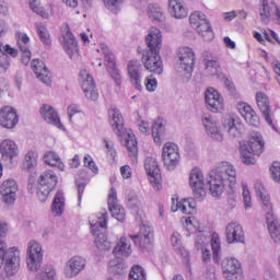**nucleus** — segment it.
I'll return each instance as SVG.
<instances>
[{"mask_svg": "<svg viewBox=\"0 0 280 280\" xmlns=\"http://www.w3.org/2000/svg\"><path fill=\"white\" fill-rule=\"evenodd\" d=\"M256 104L260 113L262 114L266 124H268V126H270L272 130L277 131V126L272 120V110L270 109V98H268V95L264 92H257Z\"/></svg>", "mask_w": 280, "mask_h": 280, "instance_id": "16", "label": "nucleus"}, {"mask_svg": "<svg viewBox=\"0 0 280 280\" xmlns=\"http://www.w3.org/2000/svg\"><path fill=\"white\" fill-rule=\"evenodd\" d=\"M78 113H82L80 105L71 104L68 106V117H69L70 121L73 119V115H78Z\"/></svg>", "mask_w": 280, "mask_h": 280, "instance_id": "64", "label": "nucleus"}, {"mask_svg": "<svg viewBox=\"0 0 280 280\" xmlns=\"http://www.w3.org/2000/svg\"><path fill=\"white\" fill-rule=\"evenodd\" d=\"M168 11L175 19H185L187 16V8L183 0H168Z\"/></svg>", "mask_w": 280, "mask_h": 280, "instance_id": "39", "label": "nucleus"}, {"mask_svg": "<svg viewBox=\"0 0 280 280\" xmlns=\"http://www.w3.org/2000/svg\"><path fill=\"white\" fill-rule=\"evenodd\" d=\"M51 213L54 218H60L65 213V194L62 191L56 192L51 205Z\"/></svg>", "mask_w": 280, "mask_h": 280, "instance_id": "42", "label": "nucleus"}, {"mask_svg": "<svg viewBox=\"0 0 280 280\" xmlns=\"http://www.w3.org/2000/svg\"><path fill=\"white\" fill-rule=\"evenodd\" d=\"M103 3L109 12L117 14L121 10V5H124V0H103Z\"/></svg>", "mask_w": 280, "mask_h": 280, "instance_id": "57", "label": "nucleus"}, {"mask_svg": "<svg viewBox=\"0 0 280 280\" xmlns=\"http://www.w3.org/2000/svg\"><path fill=\"white\" fill-rule=\"evenodd\" d=\"M178 61L176 66L177 72L184 77L185 82L191 79L194 73V65H196V52L189 47H182L178 49Z\"/></svg>", "mask_w": 280, "mask_h": 280, "instance_id": "5", "label": "nucleus"}, {"mask_svg": "<svg viewBox=\"0 0 280 280\" xmlns=\"http://www.w3.org/2000/svg\"><path fill=\"white\" fill-rule=\"evenodd\" d=\"M35 27L40 43H43V45L46 47H49L51 45V35L49 34L47 26L43 24V22H36Z\"/></svg>", "mask_w": 280, "mask_h": 280, "instance_id": "47", "label": "nucleus"}, {"mask_svg": "<svg viewBox=\"0 0 280 280\" xmlns=\"http://www.w3.org/2000/svg\"><path fill=\"white\" fill-rule=\"evenodd\" d=\"M127 74L130 83L137 91H141L143 85L141 84L143 80V66L139 60H130L127 63Z\"/></svg>", "mask_w": 280, "mask_h": 280, "instance_id": "15", "label": "nucleus"}, {"mask_svg": "<svg viewBox=\"0 0 280 280\" xmlns=\"http://www.w3.org/2000/svg\"><path fill=\"white\" fill-rule=\"evenodd\" d=\"M207 184L212 198H220L226 187L231 191H235L237 189V170L230 162H219L210 173Z\"/></svg>", "mask_w": 280, "mask_h": 280, "instance_id": "1", "label": "nucleus"}, {"mask_svg": "<svg viewBox=\"0 0 280 280\" xmlns=\"http://www.w3.org/2000/svg\"><path fill=\"white\" fill-rule=\"evenodd\" d=\"M208 240L206 235H202L200 240H196V246L197 248H201V259L203 261V264H209V261H211V250H209L208 248H203L202 245L207 244Z\"/></svg>", "mask_w": 280, "mask_h": 280, "instance_id": "54", "label": "nucleus"}, {"mask_svg": "<svg viewBox=\"0 0 280 280\" xmlns=\"http://www.w3.org/2000/svg\"><path fill=\"white\" fill-rule=\"evenodd\" d=\"M162 161L168 172H174L180 163V148L174 142H166L162 148Z\"/></svg>", "mask_w": 280, "mask_h": 280, "instance_id": "10", "label": "nucleus"}, {"mask_svg": "<svg viewBox=\"0 0 280 280\" xmlns=\"http://www.w3.org/2000/svg\"><path fill=\"white\" fill-rule=\"evenodd\" d=\"M126 135V148L128 150L129 158L131 159L133 164H137V156L139 154V148L137 147V138L132 132H127Z\"/></svg>", "mask_w": 280, "mask_h": 280, "instance_id": "41", "label": "nucleus"}, {"mask_svg": "<svg viewBox=\"0 0 280 280\" xmlns=\"http://www.w3.org/2000/svg\"><path fill=\"white\" fill-rule=\"evenodd\" d=\"M221 266L223 272H228V275H237V272L242 270V262H240V260L233 256L225 257L222 260Z\"/></svg>", "mask_w": 280, "mask_h": 280, "instance_id": "38", "label": "nucleus"}, {"mask_svg": "<svg viewBox=\"0 0 280 280\" xmlns=\"http://www.w3.org/2000/svg\"><path fill=\"white\" fill-rule=\"evenodd\" d=\"M107 202L112 218H115L118 222H124L126 220V210L119 205V200H117V190L115 188H110Z\"/></svg>", "mask_w": 280, "mask_h": 280, "instance_id": "21", "label": "nucleus"}, {"mask_svg": "<svg viewBox=\"0 0 280 280\" xmlns=\"http://www.w3.org/2000/svg\"><path fill=\"white\" fill-rule=\"evenodd\" d=\"M113 253L116 257H130V255H132L130 241L121 236Z\"/></svg>", "mask_w": 280, "mask_h": 280, "instance_id": "40", "label": "nucleus"}, {"mask_svg": "<svg viewBox=\"0 0 280 280\" xmlns=\"http://www.w3.org/2000/svg\"><path fill=\"white\" fill-rule=\"evenodd\" d=\"M16 45L22 54V65H30L32 60V51L30 50V36L23 32H16L15 34Z\"/></svg>", "mask_w": 280, "mask_h": 280, "instance_id": "29", "label": "nucleus"}, {"mask_svg": "<svg viewBox=\"0 0 280 280\" xmlns=\"http://www.w3.org/2000/svg\"><path fill=\"white\" fill-rule=\"evenodd\" d=\"M211 246H212L213 259L214 261H218L220 259L219 256L222 249V246L220 243V235H218V233L212 234Z\"/></svg>", "mask_w": 280, "mask_h": 280, "instance_id": "56", "label": "nucleus"}, {"mask_svg": "<svg viewBox=\"0 0 280 280\" xmlns=\"http://www.w3.org/2000/svg\"><path fill=\"white\" fill-rule=\"evenodd\" d=\"M97 51L103 55L107 71L115 84L121 86V73H119V69H117V65L115 63V55H113L108 46L104 44L100 46Z\"/></svg>", "mask_w": 280, "mask_h": 280, "instance_id": "12", "label": "nucleus"}, {"mask_svg": "<svg viewBox=\"0 0 280 280\" xmlns=\"http://www.w3.org/2000/svg\"><path fill=\"white\" fill-rule=\"evenodd\" d=\"M277 10V4L275 2H268V0H262V4L259 8V15L264 23H270V14Z\"/></svg>", "mask_w": 280, "mask_h": 280, "instance_id": "46", "label": "nucleus"}, {"mask_svg": "<svg viewBox=\"0 0 280 280\" xmlns=\"http://www.w3.org/2000/svg\"><path fill=\"white\" fill-rule=\"evenodd\" d=\"M261 207L264 211H266V215L268 213H271V215H275V212H272V201H270V195H266L265 197H260Z\"/></svg>", "mask_w": 280, "mask_h": 280, "instance_id": "60", "label": "nucleus"}, {"mask_svg": "<svg viewBox=\"0 0 280 280\" xmlns=\"http://www.w3.org/2000/svg\"><path fill=\"white\" fill-rule=\"evenodd\" d=\"M151 131L154 143H156V145H161V143L165 141V124H163L162 120H156L153 122Z\"/></svg>", "mask_w": 280, "mask_h": 280, "instance_id": "43", "label": "nucleus"}, {"mask_svg": "<svg viewBox=\"0 0 280 280\" xmlns=\"http://www.w3.org/2000/svg\"><path fill=\"white\" fill-rule=\"evenodd\" d=\"M31 67L39 82H43L46 86H51V71L47 69L43 60L34 59Z\"/></svg>", "mask_w": 280, "mask_h": 280, "instance_id": "27", "label": "nucleus"}, {"mask_svg": "<svg viewBox=\"0 0 280 280\" xmlns=\"http://www.w3.org/2000/svg\"><path fill=\"white\" fill-rule=\"evenodd\" d=\"M40 115L47 124H51V126H56L59 130H62L63 126L60 122V116H58V112L48 104H44L40 108Z\"/></svg>", "mask_w": 280, "mask_h": 280, "instance_id": "32", "label": "nucleus"}, {"mask_svg": "<svg viewBox=\"0 0 280 280\" xmlns=\"http://www.w3.org/2000/svg\"><path fill=\"white\" fill-rule=\"evenodd\" d=\"M144 85L149 93H154V91H156V89L159 88V81L156 80V77L154 74H150L145 78Z\"/></svg>", "mask_w": 280, "mask_h": 280, "instance_id": "58", "label": "nucleus"}, {"mask_svg": "<svg viewBox=\"0 0 280 280\" xmlns=\"http://www.w3.org/2000/svg\"><path fill=\"white\" fill-rule=\"evenodd\" d=\"M223 126L225 130H228L229 136L233 139H240L244 133V125L231 116L224 119Z\"/></svg>", "mask_w": 280, "mask_h": 280, "instance_id": "33", "label": "nucleus"}, {"mask_svg": "<svg viewBox=\"0 0 280 280\" xmlns=\"http://www.w3.org/2000/svg\"><path fill=\"white\" fill-rule=\"evenodd\" d=\"M211 54L209 51L203 52V60H205V69L207 75H210L211 78H220V62L214 59H210Z\"/></svg>", "mask_w": 280, "mask_h": 280, "instance_id": "37", "label": "nucleus"}, {"mask_svg": "<svg viewBox=\"0 0 280 280\" xmlns=\"http://www.w3.org/2000/svg\"><path fill=\"white\" fill-rule=\"evenodd\" d=\"M11 58H16L19 56V49L0 42V73H5L12 65Z\"/></svg>", "mask_w": 280, "mask_h": 280, "instance_id": "23", "label": "nucleus"}, {"mask_svg": "<svg viewBox=\"0 0 280 280\" xmlns=\"http://www.w3.org/2000/svg\"><path fill=\"white\" fill-rule=\"evenodd\" d=\"M266 222L271 240L275 244H280V224L275 214L268 213Z\"/></svg>", "mask_w": 280, "mask_h": 280, "instance_id": "36", "label": "nucleus"}, {"mask_svg": "<svg viewBox=\"0 0 280 280\" xmlns=\"http://www.w3.org/2000/svg\"><path fill=\"white\" fill-rule=\"evenodd\" d=\"M84 268H86V259L82 256H73L66 262L63 276L66 279H75Z\"/></svg>", "mask_w": 280, "mask_h": 280, "instance_id": "17", "label": "nucleus"}, {"mask_svg": "<svg viewBox=\"0 0 280 280\" xmlns=\"http://www.w3.org/2000/svg\"><path fill=\"white\" fill-rule=\"evenodd\" d=\"M16 191H19V184L14 179H7L0 187V194L5 205H14L16 202Z\"/></svg>", "mask_w": 280, "mask_h": 280, "instance_id": "26", "label": "nucleus"}, {"mask_svg": "<svg viewBox=\"0 0 280 280\" xmlns=\"http://www.w3.org/2000/svg\"><path fill=\"white\" fill-rule=\"evenodd\" d=\"M1 161L5 167L19 165V144L12 139H4L0 142Z\"/></svg>", "mask_w": 280, "mask_h": 280, "instance_id": "9", "label": "nucleus"}, {"mask_svg": "<svg viewBox=\"0 0 280 280\" xmlns=\"http://www.w3.org/2000/svg\"><path fill=\"white\" fill-rule=\"evenodd\" d=\"M147 14L151 21H163V8L156 3L148 5Z\"/></svg>", "mask_w": 280, "mask_h": 280, "instance_id": "49", "label": "nucleus"}, {"mask_svg": "<svg viewBox=\"0 0 280 280\" xmlns=\"http://www.w3.org/2000/svg\"><path fill=\"white\" fill-rule=\"evenodd\" d=\"M108 115L110 118V126L114 132H116L118 137H126V135H124V118L121 117V113L119 112V109L112 107L108 110Z\"/></svg>", "mask_w": 280, "mask_h": 280, "instance_id": "34", "label": "nucleus"}, {"mask_svg": "<svg viewBox=\"0 0 280 280\" xmlns=\"http://www.w3.org/2000/svg\"><path fill=\"white\" fill-rule=\"evenodd\" d=\"M44 161L51 167H58L61 171L65 170V164L60 161V156L54 151H47L44 155Z\"/></svg>", "mask_w": 280, "mask_h": 280, "instance_id": "48", "label": "nucleus"}, {"mask_svg": "<svg viewBox=\"0 0 280 280\" xmlns=\"http://www.w3.org/2000/svg\"><path fill=\"white\" fill-rule=\"evenodd\" d=\"M205 100L209 110L212 113H220V110H224V98L215 89H207Z\"/></svg>", "mask_w": 280, "mask_h": 280, "instance_id": "22", "label": "nucleus"}, {"mask_svg": "<svg viewBox=\"0 0 280 280\" xmlns=\"http://www.w3.org/2000/svg\"><path fill=\"white\" fill-rule=\"evenodd\" d=\"M171 243L176 253L185 255V246H183V236L178 232H174L171 236Z\"/></svg>", "mask_w": 280, "mask_h": 280, "instance_id": "53", "label": "nucleus"}, {"mask_svg": "<svg viewBox=\"0 0 280 280\" xmlns=\"http://www.w3.org/2000/svg\"><path fill=\"white\" fill-rule=\"evenodd\" d=\"M264 148H266L264 136L259 132H253L249 140L240 147L242 162L245 165H255L257 163L255 156H261Z\"/></svg>", "mask_w": 280, "mask_h": 280, "instance_id": "2", "label": "nucleus"}, {"mask_svg": "<svg viewBox=\"0 0 280 280\" xmlns=\"http://www.w3.org/2000/svg\"><path fill=\"white\" fill-rule=\"evenodd\" d=\"M171 211L176 213V211H182L186 215H191L196 212V200L194 199H182L178 200V197L172 198Z\"/></svg>", "mask_w": 280, "mask_h": 280, "instance_id": "30", "label": "nucleus"}, {"mask_svg": "<svg viewBox=\"0 0 280 280\" xmlns=\"http://www.w3.org/2000/svg\"><path fill=\"white\" fill-rule=\"evenodd\" d=\"M45 250L43 244L36 240H31L26 246V266L31 272H38L43 266Z\"/></svg>", "mask_w": 280, "mask_h": 280, "instance_id": "6", "label": "nucleus"}, {"mask_svg": "<svg viewBox=\"0 0 280 280\" xmlns=\"http://www.w3.org/2000/svg\"><path fill=\"white\" fill-rule=\"evenodd\" d=\"M185 229H186L188 235L198 233L196 240H201L202 235H205V234H202V228L200 226V221H198V219H196L195 217L186 218Z\"/></svg>", "mask_w": 280, "mask_h": 280, "instance_id": "45", "label": "nucleus"}, {"mask_svg": "<svg viewBox=\"0 0 280 280\" xmlns=\"http://www.w3.org/2000/svg\"><path fill=\"white\" fill-rule=\"evenodd\" d=\"M189 22L192 30H196L197 34H199L206 43H211V40L215 38L211 22H209L205 13L200 11L192 12L189 16Z\"/></svg>", "mask_w": 280, "mask_h": 280, "instance_id": "4", "label": "nucleus"}, {"mask_svg": "<svg viewBox=\"0 0 280 280\" xmlns=\"http://www.w3.org/2000/svg\"><path fill=\"white\" fill-rule=\"evenodd\" d=\"M56 185H58L56 172L51 170L44 171L39 176L37 187V198L39 202H47V198H49V194L56 189Z\"/></svg>", "mask_w": 280, "mask_h": 280, "instance_id": "7", "label": "nucleus"}, {"mask_svg": "<svg viewBox=\"0 0 280 280\" xmlns=\"http://www.w3.org/2000/svg\"><path fill=\"white\" fill-rule=\"evenodd\" d=\"M136 246L148 248L154 242V230L150 225H141L140 232L137 235H130Z\"/></svg>", "mask_w": 280, "mask_h": 280, "instance_id": "25", "label": "nucleus"}, {"mask_svg": "<svg viewBox=\"0 0 280 280\" xmlns=\"http://www.w3.org/2000/svg\"><path fill=\"white\" fill-rule=\"evenodd\" d=\"M28 5L33 12L39 14L43 19H49L54 14V5L49 4L47 11L40 5V0H28Z\"/></svg>", "mask_w": 280, "mask_h": 280, "instance_id": "44", "label": "nucleus"}, {"mask_svg": "<svg viewBox=\"0 0 280 280\" xmlns=\"http://www.w3.org/2000/svg\"><path fill=\"white\" fill-rule=\"evenodd\" d=\"M60 43L69 58H78V51H80V49L78 48V40H75V36L69 28V24L62 25V35L60 38Z\"/></svg>", "mask_w": 280, "mask_h": 280, "instance_id": "13", "label": "nucleus"}, {"mask_svg": "<svg viewBox=\"0 0 280 280\" xmlns=\"http://www.w3.org/2000/svg\"><path fill=\"white\" fill-rule=\"evenodd\" d=\"M271 177L275 180V183H280V163L279 162H273L271 167Z\"/></svg>", "mask_w": 280, "mask_h": 280, "instance_id": "62", "label": "nucleus"}, {"mask_svg": "<svg viewBox=\"0 0 280 280\" xmlns=\"http://www.w3.org/2000/svg\"><path fill=\"white\" fill-rule=\"evenodd\" d=\"M125 268L126 265H124V261H121L119 257H116L109 260L107 270L112 272V275H124Z\"/></svg>", "mask_w": 280, "mask_h": 280, "instance_id": "50", "label": "nucleus"}, {"mask_svg": "<svg viewBox=\"0 0 280 280\" xmlns=\"http://www.w3.org/2000/svg\"><path fill=\"white\" fill-rule=\"evenodd\" d=\"M254 187H255L256 196H258V198H264L266 196H269L268 190H266V187H264V183L256 182Z\"/></svg>", "mask_w": 280, "mask_h": 280, "instance_id": "63", "label": "nucleus"}, {"mask_svg": "<svg viewBox=\"0 0 280 280\" xmlns=\"http://www.w3.org/2000/svg\"><path fill=\"white\" fill-rule=\"evenodd\" d=\"M16 124H19V114H16V109H14L12 106L2 107L0 109L1 128L12 130V128H16Z\"/></svg>", "mask_w": 280, "mask_h": 280, "instance_id": "24", "label": "nucleus"}, {"mask_svg": "<svg viewBox=\"0 0 280 280\" xmlns=\"http://www.w3.org/2000/svg\"><path fill=\"white\" fill-rule=\"evenodd\" d=\"M237 110L242 115V117L245 118V121H247V124H250L252 126H259V116H257V113L253 110V107H250V105H248L247 103H238Z\"/></svg>", "mask_w": 280, "mask_h": 280, "instance_id": "35", "label": "nucleus"}, {"mask_svg": "<svg viewBox=\"0 0 280 280\" xmlns=\"http://www.w3.org/2000/svg\"><path fill=\"white\" fill-rule=\"evenodd\" d=\"M129 280H148L145 269L139 265H135L129 272Z\"/></svg>", "mask_w": 280, "mask_h": 280, "instance_id": "55", "label": "nucleus"}, {"mask_svg": "<svg viewBox=\"0 0 280 280\" xmlns=\"http://www.w3.org/2000/svg\"><path fill=\"white\" fill-rule=\"evenodd\" d=\"M37 280H56V268L51 265H47L42 268V271L37 273Z\"/></svg>", "mask_w": 280, "mask_h": 280, "instance_id": "52", "label": "nucleus"}, {"mask_svg": "<svg viewBox=\"0 0 280 280\" xmlns=\"http://www.w3.org/2000/svg\"><path fill=\"white\" fill-rule=\"evenodd\" d=\"M1 262L0 268H2L7 277H14L19 270H21V253L16 247L4 248L2 255L0 256Z\"/></svg>", "mask_w": 280, "mask_h": 280, "instance_id": "8", "label": "nucleus"}, {"mask_svg": "<svg viewBox=\"0 0 280 280\" xmlns=\"http://www.w3.org/2000/svg\"><path fill=\"white\" fill-rule=\"evenodd\" d=\"M144 170L148 176H150L151 178L150 182L152 183L154 189L156 191L161 190L163 186L161 185V183L156 180V176H159V172H160L159 162L156 161V159L152 156L145 158Z\"/></svg>", "mask_w": 280, "mask_h": 280, "instance_id": "31", "label": "nucleus"}, {"mask_svg": "<svg viewBox=\"0 0 280 280\" xmlns=\"http://www.w3.org/2000/svg\"><path fill=\"white\" fill-rule=\"evenodd\" d=\"M189 185L192 189L196 200H205L207 191L205 190V175L200 168H192L189 175Z\"/></svg>", "mask_w": 280, "mask_h": 280, "instance_id": "14", "label": "nucleus"}, {"mask_svg": "<svg viewBox=\"0 0 280 280\" xmlns=\"http://www.w3.org/2000/svg\"><path fill=\"white\" fill-rule=\"evenodd\" d=\"M83 163L85 167H89L93 174H97L100 172V168H97V165L95 164V161H93V158L91 155H85L83 159Z\"/></svg>", "mask_w": 280, "mask_h": 280, "instance_id": "61", "label": "nucleus"}, {"mask_svg": "<svg viewBox=\"0 0 280 280\" xmlns=\"http://www.w3.org/2000/svg\"><path fill=\"white\" fill-rule=\"evenodd\" d=\"M79 82L86 100L90 102H97L100 98V93H97L95 81L93 80V75H91L89 70L83 69L80 71Z\"/></svg>", "mask_w": 280, "mask_h": 280, "instance_id": "11", "label": "nucleus"}, {"mask_svg": "<svg viewBox=\"0 0 280 280\" xmlns=\"http://www.w3.org/2000/svg\"><path fill=\"white\" fill-rule=\"evenodd\" d=\"M228 244H244V229L237 222H231L225 228Z\"/></svg>", "mask_w": 280, "mask_h": 280, "instance_id": "28", "label": "nucleus"}, {"mask_svg": "<svg viewBox=\"0 0 280 280\" xmlns=\"http://www.w3.org/2000/svg\"><path fill=\"white\" fill-rule=\"evenodd\" d=\"M243 187V200L246 211L253 209V201L250 197V190H248V186L245 183H242Z\"/></svg>", "mask_w": 280, "mask_h": 280, "instance_id": "59", "label": "nucleus"}, {"mask_svg": "<svg viewBox=\"0 0 280 280\" xmlns=\"http://www.w3.org/2000/svg\"><path fill=\"white\" fill-rule=\"evenodd\" d=\"M202 125L206 130V135L212 139V141L222 142L224 141V133L222 132V127L215 119L211 116H206L202 118Z\"/></svg>", "mask_w": 280, "mask_h": 280, "instance_id": "20", "label": "nucleus"}, {"mask_svg": "<svg viewBox=\"0 0 280 280\" xmlns=\"http://www.w3.org/2000/svg\"><path fill=\"white\" fill-rule=\"evenodd\" d=\"M91 231L93 235H97L95 238V246L101 253L109 250L112 248L110 242L106 240V235L100 234L102 229L108 226V212L103 209L98 213L93 214L89 219Z\"/></svg>", "mask_w": 280, "mask_h": 280, "instance_id": "3", "label": "nucleus"}, {"mask_svg": "<svg viewBox=\"0 0 280 280\" xmlns=\"http://www.w3.org/2000/svg\"><path fill=\"white\" fill-rule=\"evenodd\" d=\"M24 165L26 170L30 172V170H34L36 165H38V152L34 150H30L24 158Z\"/></svg>", "mask_w": 280, "mask_h": 280, "instance_id": "51", "label": "nucleus"}, {"mask_svg": "<svg viewBox=\"0 0 280 280\" xmlns=\"http://www.w3.org/2000/svg\"><path fill=\"white\" fill-rule=\"evenodd\" d=\"M142 62L147 71L161 75L163 73V61L161 60V52H143Z\"/></svg>", "mask_w": 280, "mask_h": 280, "instance_id": "18", "label": "nucleus"}, {"mask_svg": "<svg viewBox=\"0 0 280 280\" xmlns=\"http://www.w3.org/2000/svg\"><path fill=\"white\" fill-rule=\"evenodd\" d=\"M147 49L143 54H161L163 47V35L159 28H151L145 37Z\"/></svg>", "mask_w": 280, "mask_h": 280, "instance_id": "19", "label": "nucleus"}]
</instances>
